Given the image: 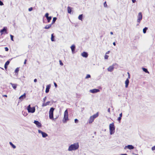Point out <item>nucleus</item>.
I'll use <instances>...</instances> for the list:
<instances>
[{"instance_id": "nucleus-6", "label": "nucleus", "mask_w": 155, "mask_h": 155, "mask_svg": "<svg viewBox=\"0 0 155 155\" xmlns=\"http://www.w3.org/2000/svg\"><path fill=\"white\" fill-rule=\"evenodd\" d=\"M27 110L28 112L32 113H34L35 111V108L34 107H31L30 105H29L28 107Z\"/></svg>"}, {"instance_id": "nucleus-28", "label": "nucleus", "mask_w": 155, "mask_h": 155, "mask_svg": "<svg viewBox=\"0 0 155 155\" xmlns=\"http://www.w3.org/2000/svg\"><path fill=\"white\" fill-rule=\"evenodd\" d=\"M56 19H57V18L56 17L53 18L51 24H54L56 21Z\"/></svg>"}, {"instance_id": "nucleus-41", "label": "nucleus", "mask_w": 155, "mask_h": 155, "mask_svg": "<svg viewBox=\"0 0 155 155\" xmlns=\"http://www.w3.org/2000/svg\"><path fill=\"white\" fill-rule=\"evenodd\" d=\"M32 9H33L31 7L30 8H29L28 9V11H31L32 10Z\"/></svg>"}, {"instance_id": "nucleus-53", "label": "nucleus", "mask_w": 155, "mask_h": 155, "mask_svg": "<svg viewBox=\"0 0 155 155\" xmlns=\"http://www.w3.org/2000/svg\"><path fill=\"white\" fill-rule=\"evenodd\" d=\"M3 97H7V95H3Z\"/></svg>"}, {"instance_id": "nucleus-42", "label": "nucleus", "mask_w": 155, "mask_h": 155, "mask_svg": "<svg viewBox=\"0 0 155 155\" xmlns=\"http://www.w3.org/2000/svg\"><path fill=\"white\" fill-rule=\"evenodd\" d=\"M3 5V3L1 0H0V5Z\"/></svg>"}, {"instance_id": "nucleus-18", "label": "nucleus", "mask_w": 155, "mask_h": 155, "mask_svg": "<svg viewBox=\"0 0 155 155\" xmlns=\"http://www.w3.org/2000/svg\"><path fill=\"white\" fill-rule=\"evenodd\" d=\"M50 102L49 101H48L46 102V103H44L42 104V107H43L48 105L50 104Z\"/></svg>"}, {"instance_id": "nucleus-21", "label": "nucleus", "mask_w": 155, "mask_h": 155, "mask_svg": "<svg viewBox=\"0 0 155 155\" xmlns=\"http://www.w3.org/2000/svg\"><path fill=\"white\" fill-rule=\"evenodd\" d=\"M51 25L52 24H51L46 25V26L45 27V28L46 29H48L49 28L51 27Z\"/></svg>"}, {"instance_id": "nucleus-47", "label": "nucleus", "mask_w": 155, "mask_h": 155, "mask_svg": "<svg viewBox=\"0 0 155 155\" xmlns=\"http://www.w3.org/2000/svg\"><path fill=\"white\" fill-rule=\"evenodd\" d=\"M127 74H128V78H130V74L129 72H128L127 73Z\"/></svg>"}, {"instance_id": "nucleus-52", "label": "nucleus", "mask_w": 155, "mask_h": 155, "mask_svg": "<svg viewBox=\"0 0 155 155\" xmlns=\"http://www.w3.org/2000/svg\"><path fill=\"white\" fill-rule=\"evenodd\" d=\"M132 2L133 3H134L136 2V0H132Z\"/></svg>"}, {"instance_id": "nucleus-19", "label": "nucleus", "mask_w": 155, "mask_h": 155, "mask_svg": "<svg viewBox=\"0 0 155 155\" xmlns=\"http://www.w3.org/2000/svg\"><path fill=\"white\" fill-rule=\"evenodd\" d=\"M10 84L12 85V87L14 89H16L17 86V84H14L12 83H10Z\"/></svg>"}, {"instance_id": "nucleus-55", "label": "nucleus", "mask_w": 155, "mask_h": 155, "mask_svg": "<svg viewBox=\"0 0 155 155\" xmlns=\"http://www.w3.org/2000/svg\"><path fill=\"white\" fill-rule=\"evenodd\" d=\"M46 98V97L44 98L43 100H44V102H45V101Z\"/></svg>"}, {"instance_id": "nucleus-58", "label": "nucleus", "mask_w": 155, "mask_h": 155, "mask_svg": "<svg viewBox=\"0 0 155 155\" xmlns=\"http://www.w3.org/2000/svg\"><path fill=\"white\" fill-rule=\"evenodd\" d=\"M110 34L111 35H113V32H110Z\"/></svg>"}, {"instance_id": "nucleus-5", "label": "nucleus", "mask_w": 155, "mask_h": 155, "mask_svg": "<svg viewBox=\"0 0 155 155\" xmlns=\"http://www.w3.org/2000/svg\"><path fill=\"white\" fill-rule=\"evenodd\" d=\"M0 33L1 35L4 34H7L8 33L7 28L6 27H4L2 29L0 30Z\"/></svg>"}, {"instance_id": "nucleus-26", "label": "nucleus", "mask_w": 155, "mask_h": 155, "mask_svg": "<svg viewBox=\"0 0 155 155\" xmlns=\"http://www.w3.org/2000/svg\"><path fill=\"white\" fill-rule=\"evenodd\" d=\"M142 69L143 71L145 72L146 73H149V72L148 71L147 69L145 68H143Z\"/></svg>"}, {"instance_id": "nucleus-50", "label": "nucleus", "mask_w": 155, "mask_h": 155, "mask_svg": "<svg viewBox=\"0 0 155 155\" xmlns=\"http://www.w3.org/2000/svg\"><path fill=\"white\" fill-rule=\"evenodd\" d=\"M26 61H27V60L26 59H25V60L24 62V64H26Z\"/></svg>"}, {"instance_id": "nucleus-44", "label": "nucleus", "mask_w": 155, "mask_h": 155, "mask_svg": "<svg viewBox=\"0 0 155 155\" xmlns=\"http://www.w3.org/2000/svg\"><path fill=\"white\" fill-rule=\"evenodd\" d=\"M54 86L55 87H57L58 86H57V84H56V83L55 82H54Z\"/></svg>"}, {"instance_id": "nucleus-49", "label": "nucleus", "mask_w": 155, "mask_h": 155, "mask_svg": "<svg viewBox=\"0 0 155 155\" xmlns=\"http://www.w3.org/2000/svg\"><path fill=\"white\" fill-rule=\"evenodd\" d=\"M122 117V113H121L120 115H119V117Z\"/></svg>"}, {"instance_id": "nucleus-34", "label": "nucleus", "mask_w": 155, "mask_h": 155, "mask_svg": "<svg viewBox=\"0 0 155 155\" xmlns=\"http://www.w3.org/2000/svg\"><path fill=\"white\" fill-rule=\"evenodd\" d=\"M10 37H11V40L12 41H14V40H13V36L12 35H10Z\"/></svg>"}, {"instance_id": "nucleus-20", "label": "nucleus", "mask_w": 155, "mask_h": 155, "mask_svg": "<svg viewBox=\"0 0 155 155\" xmlns=\"http://www.w3.org/2000/svg\"><path fill=\"white\" fill-rule=\"evenodd\" d=\"M26 96L25 93H24L22 95H21L19 98L20 99H23Z\"/></svg>"}, {"instance_id": "nucleus-12", "label": "nucleus", "mask_w": 155, "mask_h": 155, "mask_svg": "<svg viewBox=\"0 0 155 155\" xmlns=\"http://www.w3.org/2000/svg\"><path fill=\"white\" fill-rule=\"evenodd\" d=\"M114 69L113 66H111L107 68V70L111 72L113 71Z\"/></svg>"}, {"instance_id": "nucleus-56", "label": "nucleus", "mask_w": 155, "mask_h": 155, "mask_svg": "<svg viewBox=\"0 0 155 155\" xmlns=\"http://www.w3.org/2000/svg\"><path fill=\"white\" fill-rule=\"evenodd\" d=\"M121 155H127V154H121Z\"/></svg>"}, {"instance_id": "nucleus-39", "label": "nucleus", "mask_w": 155, "mask_h": 155, "mask_svg": "<svg viewBox=\"0 0 155 155\" xmlns=\"http://www.w3.org/2000/svg\"><path fill=\"white\" fill-rule=\"evenodd\" d=\"M104 7H106L107 6V4L106 3V2H105L104 3Z\"/></svg>"}, {"instance_id": "nucleus-30", "label": "nucleus", "mask_w": 155, "mask_h": 155, "mask_svg": "<svg viewBox=\"0 0 155 155\" xmlns=\"http://www.w3.org/2000/svg\"><path fill=\"white\" fill-rule=\"evenodd\" d=\"M19 71V68H17L15 69V73L18 74Z\"/></svg>"}, {"instance_id": "nucleus-36", "label": "nucleus", "mask_w": 155, "mask_h": 155, "mask_svg": "<svg viewBox=\"0 0 155 155\" xmlns=\"http://www.w3.org/2000/svg\"><path fill=\"white\" fill-rule=\"evenodd\" d=\"M74 122L75 123H77L78 122V120L77 119H75L74 120Z\"/></svg>"}, {"instance_id": "nucleus-22", "label": "nucleus", "mask_w": 155, "mask_h": 155, "mask_svg": "<svg viewBox=\"0 0 155 155\" xmlns=\"http://www.w3.org/2000/svg\"><path fill=\"white\" fill-rule=\"evenodd\" d=\"M49 118L50 119H53V114L49 113Z\"/></svg>"}, {"instance_id": "nucleus-31", "label": "nucleus", "mask_w": 155, "mask_h": 155, "mask_svg": "<svg viewBox=\"0 0 155 155\" xmlns=\"http://www.w3.org/2000/svg\"><path fill=\"white\" fill-rule=\"evenodd\" d=\"M147 27H145L143 29V32L144 33H145L146 32L147 30Z\"/></svg>"}, {"instance_id": "nucleus-17", "label": "nucleus", "mask_w": 155, "mask_h": 155, "mask_svg": "<svg viewBox=\"0 0 155 155\" xmlns=\"http://www.w3.org/2000/svg\"><path fill=\"white\" fill-rule=\"evenodd\" d=\"M129 83V80L128 78L126 79L125 81V87H128V85Z\"/></svg>"}, {"instance_id": "nucleus-33", "label": "nucleus", "mask_w": 155, "mask_h": 155, "mask_svg": "<svg viewBox=\"0 0 155 155\" xmlns=\"http://www.w3.org/2000/svg\"><path fill=\"white\" fill-rule=\"evenodd\" d=\"M91 77V75L90 74H87L85 77V79H87Z\"/></svg>"}, {"instance_id": "nucleus-38", "label": "nucleus", "mask_w": 155, "mask_h": 155, "mask_svg": "<svg viewBox=\"0 0 155 155\" xmlns=\"http://www.w3.org/2000/svg\"><path fill=\"white\" fill-rule=\"evenodd\" d=\"M59 62L60 63V64L62 66L63 64V63H62V61L61 60H60L59 61Z\"/></svg>"}, {"instance_id": "nucleus-46", "label": "nucleus", "mask_w": 155, "mask_h": 155, "mask_svg": "<svg viewBox=\"0 0 155 155\" xmlns=\"http://www.w3.org/2000/svg\"><path fill=\"white\" fill-rule=\"evenodd\" d=\"M107 111L110 114V108H109L108 109V110H107Z\"/></svg>"}, {"instance_id": "nucleus-13", "label": "nucleus", "mask_w": 155, "mask_h": 155, "mask_svg": "<svg viewBox=\"0 0 155 155\" xmlns=\"http://www.w3.org/2000/svg\"><path fill=\"white\" fill-rule=\"evenodd\" d=\"M81 56L83 57L87 58L88 56V54L87 53L84 52L81 53Z\"/></svg>"}, {"instance_id": "nucleus-23", "label": "nucleus", "mask_w": 155, "mask_h": 155, "mask_svg": "<svg viewBox=\"0 0 155 155\" xmlns=\"http://www.w3.org/2000/svg\"><path fill=\"white\" fill-rule=\"evenodd\" d=\"M54 110V109L53 107H51L49 113H53V111Z\"/></svg>"}, {"instance_id": "nucleus-29", "label": "nucleus", "mask_w": 155, "mask_h": 155, "mask_svg": "<svg viewBox=\"0 0 155 155\" xmlns=\"http://www.w3.org/2000/svg\"><path fill=\"white\" fill-rule=\"evenodd\" d=\"M47 20L48 21V23H49L50 21V20L51 19V16L47 18Z\"/></svg>"}, {"instance_id": "nucleus-14", "label": "nucleus", "mask_w": 155, "mask_h": 155, "mask_svg": "<svg viewBox=\"0 0 155 155\" xmlns=\"http://www.w3.org/2000/svg\"><path fill=\"white\" fill-rule=\"evenodd\" d=\"M51 87L50 85H47L46 86V89L45 90V92L48 93L49 92L50 87Z\"/></svg>"}, {"instance_id": "nucleus-51", "label": "nucleus", "mask_w": 155, "mask_h": 155, "mask_svg": "<svg viewBox=\"0 0 155 155\" xmlns=\"http://www.w3.org/2000/svg\"><path fill=\"white\" fill-rule=\"evenodd\" d=\"M34 82H36L37 81V79H35L34 80Z\"/></svg>"}, {"instance_id": "nucleus-11", "label": "nucleus", "mask_w": 155, "mask_h": 155, "mask_svg": "<svg viewBox=\"0 0 155 155\" xmlns=\"http://www.w3.org/2000/svg\"><path fill=\"white\" fill-rule=\"evenodd\" d=\"M124 148L125 149L128 148L129 149H133L134 148V147L132 145H128L125 146Z\"/></svg>"}, {"instance_id": "nucleus-9", "label": "nucleus", "mask_w": 155, "mask_h": 155, "mask_svg": "<svg viewBox=\"0 0 155 155\" xmlns=\"http://www.w3.org/2000/svg\"><path fill=\"white\" fill-rule=\"evenodd\" d=\"M100 91V90L98 89H94L90 90V92L93 93H96Z\"/></svg>"}, {"instance_id": "nucleus-27", "label": "nucleus", "mask_w": 155, "mask_h": 155, "mask_svg": "<svg viewBox=\"0 0 155 155\" xmlns=\"http://www.w3.org/2000/svg\"><path fill=\"white\" fill-rule=\"evenodd\" d=\"M9 143L14 149H15L16 148V146L14 145L11 142H10Z\"/></svg>"}, {"instance_id": "nucleus-1", "label": "nucleus", "mask_w": 155, "mask_h": 155, "mask_svg": "<svg viewBox=\"0 0 155 155\" xmlns=\"http://www.w3.org/2000/svg\"><path fill=\"white\" fill-rule=\"evenodd\" d=\"M79 145L78 143H74V144L71 145L69 146L68 150L70 151L75 150L78 148Z\"/></svg>"}, {"instance_id": "nucleus-40", "label": "nucleus", "mask_w": 155, "mask_h": 155, "mask_svg": "<svg viewBox=\"0 0 155 155\" xmlns=\"http://www.w3.org/2000/svg\"><path fill=\"white\" fill-rule=\"evenodd\" d=\"M5 51H8V48L7 47H6L5 48Z\"/></svg>"}, {"instance_id": "nucleus-32", "label": "nucleus", "mask_w": 155, "mask_h": 155, "mask_svg": "<svg viewBox=\"0 0 155 155\" xmlns=\"http://www.w3.org/2000/svg\"><path fill=\"white\" fill-rule=\"evenodd\" d=\"M9 63H10V61H7L5 62V65H7H7H8L9 64Z\"/></svg>"}, {"instance_id": "nucleus-54", "label": "nucleus", "mask_w": 155, "mask_h": 155, "mask_svg": "<svg viewBox=\"0 0 155 155\" xmlns=\"http://www.w3.org/2000/svg\"><path fill=\"white\" fill-rule=\"evenodd\" d=\"M113 45H114V46H115L116 45V44H115V42H114L113 43Z\"/></svg>"}, {"instance_id": "nucleus-2", "label": "nucleus", "mask_w": 155, "mask_h": 155, "mask_svg": "<svg viewBox=\"0 0 155 155\" xmlns=\"http://www.w3.org/2000/svg\"><path fill=\"white\" fill-rule=\"evenodd\" d=\"M68 120V111L67 110H66L64 112V117L63 119V122L64 123H66L67 120Z\"/></svg>"}, {"instance_id": "nucleus-15", "label": "nucleus", "mask_w": 155, "mask_h": 155, "mask_svg": "<svg viewBox=\"0 0 155 155\" xmlns=\"http://www.w3.org/2000/svg\"><path fill=\"white\" fill-rule=\"evenodd\" d=\"M72 52L73 53H74V51L75 49V46L74 45H71V47Z\"/></svg>"}, {"instance_id": "nucleus-16", "label": "nucleus", "mask_w": 155, "mask_h": 155, "mask_svg": "<svg viewBox=\"0 0 155 155\" xmlns=\"http://www.w3.org/2000/svg\"><path fill=\"white\" fill-rule=\"evenodd\" d=\"M72 8L68 6L67 8V10H68V13L71 14V12H72Z\"/></svg>"}, {"instance_id": "nucleus-4", "label": "nucleus", "mask_w": 155, "mask_h": 155, "mask_svg": "<svg viewBox=\"0 0 155 155\" xmlns=\"http://www.w3.org/2000/svg\"><path fill=\"white\" fill-rule=\"evenodd\" d=\"M109 130L110 134H112L114 132L115 127L114 123H112L110 124Z\"/></svg>"}, {"instance_id": "nucleus-10", "label": "nucleus", "mask_w": 155, "mask_h": 155, "mask_svg": "<svg viewBox=\"0 0 155 155\" xmlns=\"http://www.w3.org/2000/svg\"><path fill=\"white\" fill-rule=\"evenodd\" d=\"M34 123L38 127H41V124L37 120H35Z\"/></svg>"}, {"instance_id": "nucleus-35", "label": "nucleus", "mask_w": 155, "mask_h": 155, "mask_svg": "<svg viewBox=\"0 0 155 155\" xmlns=\"http://www.w3.org/2000/svg\"><path fill=\"white\" fill-rule=\"evenodd\" d=\"M49 14L48 13H46L45 15V16L47 18L48 17Z\"/></svg>"}, {"instance_id": "nucleus-57", "label": "nucleus", "mask_w": 155, "mask_h": 155, "mask_svg": "<svg viewBox=\"0 0 155 155\" xmlns=\"http://www.w3.org/2000/svg\"><path fill=\"white\" fill-rule=\"evenodd\" d=\"M109 52H110V51H108V52H106V54H108L109 53Z\"/></svg>"}, {"instance_id": "nucleus-7", "label": "nucleus", "mask_w": 155, "mask_h": 155, "mask_svg": "<svg viewBox=\"0 0 155 155\" xmlns=\"http://www.w3.org/2000/svg\"><path fill=\"white\" fill-rule=\"evenodd\" d=\"M137 17V21L138 23H140L142 18V15L141 12H140L138 13Z\"/></svg>"}, {"instance_id": "nucleus-3", "label": "nucleus", "mask_w": 155, "mask_h": 155, "mask_svg": "<svg viewBox=\"0 0 155 155\" xmlns=\"http://www.w3.org/2000/svg\"><path fill=\"white\" fill-rule=\"evenodd\" d=\"M98 116V113L97 112V113L94 114L93 115L91 116L90 117L89 120V123L91 124L94 121V119Z\"/></svg>"}, {"instance_id": "nucleus-8", "label": "nucleus", "mask_w": 155, "mask_h": 155, "mask_svg": "<svg viewBox=\"0 0 155 155\" xmlns=\"http://www.w3.org/2000/svg\"><path fill=\"white\" fill-rule=\"evenodd\" d=\"M38 132L39 133H41L42 134V136L43 137H47L48 136V135L46 133L42 131L41 130H39Z\"/></svg>"}, {"instance_id": "nucleus-24", "label": "nucleus", "mask_w": 155, "mask_h": 155, "mask_svg": "<svg viewBox=\"0 0 155 155\" xmlns=\"http://www.w3.org/2000/svg\"><path fill=\"white\" fill-rule=\"evenodd\" d=\"M51 41H54V34H52L51 35Z\"/></svg>"}, {"instance_id": "nucleus-37", "label": "nucleus", "mask_w": 155, "mask_h": 155, "mask_svg": "<svg viewBox=\"0 0 155 155\" xmlns=\"http://www.w3.org/2000/svg\"><path fill=\"white\" fill-rule=\"evenodd\" d=\"M108 56L107 55H105L104 56V58L105 59H107L108 58Z\"/></svg>"}, {"instance_id": "nucleus-48", "label": "nucleus", "mask_w": 155, "mask_h": 155, "mask_svg": "<svg viewBox=\"0 0 155 155\" xmlns=\"http://www.w3.org/2000/svg\"><path fill=\"white\" fill-rule=\"evenodd\" d=\"M7 65H5V64L4 67H5V69H6L7 68Z\"/></svg>"}, {"instance_id": "nucleus-43", "label": "nucleus", "mask_w": 155, "mask_h": 155, "mask_svg": "<svg viewBox=\"0 0 155 155\" xmlns=\"http://www.w3.org/2000/svg\"><path fill=\"white\" fill-rule=\"evenodd\" d=\"M152 150H155V146L152 147Z\"/></svg>"}, {"instance_id": "nucleus-45", "label": "nucleus", "mask_w": 155, "mask_h": 155, "mask_svg": "<svg viewBox=\"0 0 155 155\" xmlns=\"http://www.w3.org/2000/svg\"><path fill=\"white\" fill-rule=\"evenodd\" d=\"M121 117H119L118 118V120L120 121L121 119Z\"/></svg>"}, {"instance_id": "nucleus-25", "label": "nucleus", "mask_w": 155, "mask_h": 155, "mask_svg": "<svg viewBox=\"0 0 155 155\" xmlns=\"http://www.w3.org/2000/svg\"><path fill=\"white\" fill-rule=\"evenodd\" d=\"M82 18H83L82 14L80 15L78 17V18L79 19L81 20V21H82Z\"/></svg>"}]
</instances>
